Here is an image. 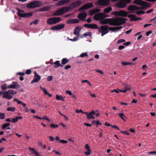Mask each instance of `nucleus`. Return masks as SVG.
<instances>
[{
  "label": "nucleus",
  "instance_id": "f8f14e48",
  "mask_svg": "<svg viewBox=\"0 0 156 156\" xmlns=\"http://www.w3.org/2000/svg\"><path fill=\"white\" fill-rule=\"evenodd\" d=\"M65 27V24L63 23H60L53 26L51 29L53 30H58L62 29Z\"/></svg>",
  "mask_w": 156,
  "mask_h": 156
},
{
  "label": "nucleus",
  "instance_id": "c03bdc74",
  "mask_svg": "<svg viewBox=\"0 0 156 156\" xmlns=\"http://www.w3.org/2000/svg\"><path fill=\"white\" fill-rule=\"evenodd\" d=\"M53 77L52 76H49L47 78V80L48 81H51L53 79Z\"/></svg>",
  "mask_w": 156,
  "mask_h": 156
},
{
  "label": "nucleus",
  "instance_id": "37998d69",
  "mask_svg": "<svg viewBox=\"0 0 156 156\" xmlns=\"http://www.w3.org/2000/svg\"><path fill=\"white\" fill-rule=\"evenodd\" d=\"M87 151L84 152V154L87 156H89L91 154V150H87Z\"/></svg>",
  "mask_w": 156,
  "mask_h": 156
},
{
  "label": "nucleus",
  "instance_id": "69168bd1",
  "mask_svg": "<svg viewBox=\"0 0 156 156\" xmlns=\"http://www.w3.org/2000/svg\"><path fill=\"white\" fill-rule=\"evenodd\" d=\"M95 71L99 73H101V74H103V73H104L102 71H101V70H98V69H96V70H95Z\"/></svg>",
  "mask_w": 156,
  "mask_h": 156
},
{
  "label": "nucleus",
  "instance_id": "dca6fc26",
  "mask_svg": "<svg viewBox=\"0 0 156 156\" xmlns=\"http://www.w3.org/2000/svg\"><path fill=\"white\" fill-rule=\"evenodd\" d=\"M13 84L8 86V89H18L20 87V86L16 82H12Z\"/></svg>",
  "mask_w": 156,
  "mask_h": 156
},
{
  "label": "nucleus",
  "instance_id": "1a4fd4ad",
  "mask_svg": "<svg viewBox=\"0 0 156 156\" xmlns=\"http://www.w3.org/2000/svg\"><path fill=\"white\" fill-rule=\"evenodd\" d=\"M111 0H98L97 1L98 5L100 6H107L110 2Z\"/></svg>",
  "mask_w": 156,
  "mask_h": 156
},
{
  "label": "nucleus",
  "instance_id": "9b49d317",
  "mask_svg": "<svg viewBox=\"0 0 156 156\" xmlns=\"http://www.w3.org/2000/svg\"><path fill=\"white\" fill-rule=\"evenodd\" d=\"M34 78L31 82V84H33L34 83L38 82L41 79V77L40 76L38 75L36 71H34Z\"/></svg>",
  "mask_w": 156,
  "mask_h": 156
},
{
  "label": "nucleus",
  "instance_id": "c756f323",
  "mask_svg": "<svg viewBox=\"0 0 156 156\" xmlns=\"http://www.w3.org/2000/svg\"><path fill=\"white\" fill-rule=\"evenodd\" d=\"M69 62V59H67L66 58H63L62 60V65H65L67 63Z\"/></svg>",
  "mask_w": 156,
  "mask_h": 156
},
{
  "label": "nucleus",
  "instance_id": "a878e982",
  "mask_svg": "<svg viewBox=\"0 0 156 156\" xmlns=\"http://www.w3.org/2000/svg\"><path fill=\"white\" fill-rule=\"evenodd\" d=\"M95 112L94 111H92L91 112H90L89 114L87 113V118L88 119H90L91 118V117H92V116L93 115H95Z\"/></svg>",
  "mask_w": 156,
  "mask_h": 156
},
{
  "label": "nucleus",
  "instance_id": "774afa93",
  "mask_svg": "<svg viewBox=\"0 0 156 156\" xmlns=\"http://www.w3.org/2000/svg\"><path fill=\"white\" fill-rule=\"evenodd\" d=\"M39 21V20H34L33 22H34V24H37Z\"/></svg>",
  "mask_w": 156,
  "mask_h": 156
},
{
  "label": "nucleus",
  "instance_id": "680f3d73",
  "mask_svg": "<svg viewBox=\"0 0 156 156\" xmlns=\"http://www.w3.org/2000/svg\"><path fill=\"white\" fill-rule=\"evenodd\" d=\"M49 137L50 138V140L51 141H53L55 140V139L53 136H49Z\"/></svg>",
  "mask_w": 156,
  "mask_h": 156
},
{
  "label": "nucleus",
  "instance_id": "13d9d810",
  "mask_svg": "<svg viewBox=\"0 0 156 156\" xmlns=\"http://www.w3.org/2000/svg\"><path fill=\"white\" fill-rule=\"evenodd\" d=\"M71 66L70 65H66L65 66V69H70L71 68Z\"/></svg>",
  "mask_w": 156,
  "mask_h": 156
},
{
  "label": "nucleus",
  "instance_id": "20e7f679",
  "mask_svg": "<svg viewBox=\"0 0 156 156\" xmlns=\"http://www.w3.org/2000/svg\"><path fill=\"white\" fill-rule=\"evenodd\" d=\"M131 0H120L115 4V6L119 8H123L126 7L128 4L131 2Z\"/></svg>",
  "mask_w": 156,
  "mask_h": 156
},
{
  "label": "nucleus",
  "instance_id": "9d476101",
  "mask_svg": "<svg viewBox=\"0 0 156 156\" xmlns=\"http://www.w3.org/2000/svg\"><path fill=\"white\" fill-rule=\"evenodd\" d=\"M82 3L81 1H78L73 3L69 6L68 7H69V10H71L80 5L82 4Z\"/></svg>",
  "mask_w": 156,
  "mask_h": 156
},
{
  "label": "nucleus",
  "instance_id": "0e129e2a",
  "mask_svg": "<svg viewBox=\"0 0 156 156\" xmlns=\"http://www.w3.org/2000/svg\"><path fill=\"white\" fill-rule=\"evenodd\" d=\"M121 64L122 65L125 66H126L127 65H128V62H121Z\"/></svg>",
  "mask_w": 156,
  "mask_h": 156
},
{
  "label": "nucleus",
  "instance_id": "f704fd0d",
  "mask_svg": "<svg viewBox=\"0 0 156 156\" xmlns=\"http://www.w3.org/2000/svg\"><path fill=\"white\" fill-rule=\"evenodd\" d=\"M88 56V55L87 53L86 52L82 53L80 56H79V57L83 58L85 57H87Z\"/></svg>",
  "mask_w": 156,
  "mask_h": 156
},
{
  "label": "nucleus",
  "instance_id": "a18cd8bd",
  "mask_svg": "<svg viewBox=\"0 0 156 156\" xmlns=\"http://www.w3.org/2000/svg\"><path fill=\"white\" fill-rule=\"evenodd\" d=\"M125 89L127 90H131V88L128 87V86L126 84H124Z\"/></svg>",
  "mask_w": 156,
  "mask_h": 156
},
{
  "label": "nucleus",
  "instance_id": "bf43d9fd",
  "mask_svg": "<svg viewBox=\"0 0 156 156\" xmlns=\"http://www.w3.org/2000/svg\"><path fill=\"white\" fill-rule=\"evenodd\" d=\"M131 43V42L130 41L129 42H127L125 43H123V44L125 46H128Z\"/></svg>",
  "mask_w": 156,
  "mask_h": 156
},
{
  "label": "nucleus",
  "instance_id": "09e8293b",
  "mask_svg": "<svg viewBox=\"0 0 156 156\" xmlns=\"http://www.w3.org/2000/svg\"><path fill=\"white\" fill-rule=\"evenodd\" d=\"M93 11H94L95 13L99 12L101 11V10L99 9H93Z\"/></svg>",
  "mask_w": 156,
  "mask_h": 156
},
{
  "label": "nucleus",
  "instance_id": "79ce46f5",
  "mask_svg": "<svg viewBox=\"0 0 156 156\" xmlns=\"http://www.w3.org/2000/svg\"><path fill=\"white\" fill-rule=\"evenodd\" d=\"M66 23L68 24H71L73 23V19H71L68 20L66 21Z\"/></svg>",
  "mask_w": 156,
  "mask_h": 156
},
{
  "label": "nucleus",
  "instance_id": "72a5a7b5",
  "mask_svg": "<svg viewBox=\"0 0 156 156\" xmlns=\"http://www.w3.org/2000/svg\"><path fill=\"white\" fill-rule=\"evenodd\" d=\"M65 4L63 0H61L58 1L56 4L57 6H61Z\"/></svg>",
  "mask_w": 156,
  "mask_h": 156
},
{
  "label": "nucleus",
  "instance_id": "412c9836",
  "mask_svg": "<svg viewBox=\"0 0 156 156\" xmlns=\"http://www.w3.org/2000/svg\"><path fill=\"white\" fill-rule=\"evenodd\" d=\"M47 23L49 25H52L55 24L53 17L48 19L47 20Z\"/></svg>",
  "mask_w": 156,
  "mask_h": 156
},
{
  "label": "nucleus",
  "instance_id": "7c9ffc66",
  "mask_svg": "<svg viewBox=\"0 0 156 156\" xmlns=\"http://www.w3.org/2000/svg\"><path fill=\"white\" fill-rule=\"evenodd\" d=\"M55 24L60 22L61 21V18L60 17H53Z\"/></svg>",
  "mask_w": 156,
  "mask_h": 156
},
{
  "label": "nucleus",
  "instance_id": "ddd939ff",
  "mask_svg": "<svg viewBox=\"0 0 156 156\" xmlns=\"http://www.w3.org/2000/svg\"><path fill=\"white\" fill-rule=\"evenodd\" d=\"M93 4L91 3H88L85 4L81 7L79 9V11H81L82 10H86L89 8L93 7Z\"/></svg>",
  "mask_w": 156,
  "mask_h": 156
},
{
  "label": "nucleus",
  "instance_id": "c9c22d12",
  "mask_svg": "<svg viewBox=\"0 0 156 156\" xmlns=\"http://www.w3.org/2000/svg\"><path fill=\"white\" fill-rule=\"evenodd\" d=\"M10 125V124L9 123H5V124H3L2 125V129H5L6 127H7L8 126H9Z\"/></svg>",
  "mask_w": 156,
  "mask_h": 156
},
{
  "label": "nucleus",
  "instance_id": "cd10ccee",
  "mask_svg": "<svg viewBox=\"0 0 156 156\" xmlns=\"http://www.w3.org/2000/svg\"><path fill=\"white\" fill-rule=\"evenodd\" d=\"M118 115L120 117V118L122 119L124 121L126 122V120L124 118H126V117L125 116L124 113H121L118 114Z\"/></svg>",
  "mask_w": 156,
  "mask_h": 156
},
{
  "label": "nucleus",
  "instance_id": "a211bd4d",
  "mask_svg": "<svg viewBox=\"0 0 156 156\" xmlns=\"http://www.w3.org/2000/svg\"><path fill=\"white\" fill-rule=\"evenodd\" d=\"M81 30L80 26L76 27L74 29V34L79 37L80 35V32Z\"/></svg>",
  "mask_w": 156,
  "mask_h": 156
},
{
  "label": "nucleus",
  "instance_id": "5701e85b",
  "mask_svg": "<svg viewBox=\"0 0 156 156\" xmlns=\"http://www.w3.org/2000/svg\"><path fill=\"white\" fill-rule=\"evenodd\" d=\"M128 17L130 19L131 21H136V16L135 15L133 14H129L128 16Z\"/></svg>",
  "mask_w": 156,
  "mask_h": 156
},
{
  "label": "nucleus",
  "instance_id": "f03ea898",
  "mask_svg": "<svg viewBox=\"0 0 156 156\" xmlns=\"http://www.w3.org/2000/svg\"><path fill=\"white\" fill-rule=\"evenodd\" d=\"M123 27L122 26L109 27L108 25L101 26L100 28L98 29V31L101 33V36H103L105 34H107L110 30L114 31L116 30H119L121 29Z\"/></svg>",
  "mask_w": 156,
  "mask_h": 156
},
{
  "label": "nucleus",
  "instance_id": "338daca9",
  "mask_svg": "<svg viewBox=\"0 0 156 156\" xmlns=\"http://www.w3.org/2000/svg\"><path fill=\"white\" fill-rule=\"evenodd\" d=\"M66 93L69 94L70 95H72V94L71 92V91L70 90H66Z\"/></svg>",
  "mask_w": 156,
  "mask_h": 156
},
{
  "label": "nucleus",
  "instance_id": "b1692460",
  "mask_svg": "<svg viewBox=\"0 0 156 156\" xmlns=\"http://www.w3.org/2000/svg\"><path fill=\"white\" fill-rule=\"evenodd\" d=\"M40 87L41 90H43L44 93L45 95H48L50 97H51L52 96V95L49 93L45 89L43 88L41 86H40Z\"/></svg>",
  "mask_w": 156,
  "mask_h": 156
},
{
  "label": "nucleus",
  "instance_id": "bb28decb",
  "mask_svg": "<svg viewBox=\"0 0 156 156\" xmlns=\"http://www.w3.org/2000/svg\"><path fill=\"white\" fill-rule=\"evenodd\" d=\"M29 149L30 151H33V153L35 154V156H39V153L34 148L29 147Z\"/></svg>",
  "mask_w": 156,
  "mask_h": 156
},
{
  "label": "nucleus",
  "instance_id": "ea45409f",
  "mask_svg": "<svg viewBox=\"0 0 156 156\" xmlns=\"http://www.w3.org/2000/svg\"><path fill=\"white\" fill-rule=\"evenodd\" d=\"M83 35L85 37L87 36H91V32H87L84 34Z\"/></svg>",
  "mask_w": 156,
  "mask_h": 156
},
{
  "label": "nucleus",
  "instance_id": "39448f33",
  "mask_svg": "<svg viewBox=\"0 0 156 156\" xmlns=\"http://www.w3.org/2000/svg\"><path fill=\"white\" fill-rule=\"evenodd\" d=\"M17 92L14 91L13 90H10L8 91L5 92V94L2 96V98L7 100L12 99L13 97L11 94L14 95L17 94Z\"/></svg>",
  "mask_w": 156,
  "mask_h": 156
},
{
  "label": "nucleus",
  "instance_id": "864d4df0",
  "mask_svg": "<svg viewBox=\"0 0 156 156\" xmlns=\"http://www.w3.org/2000/svg\"><path fill=\"white\" fill-rule=\"evenodd\" d=\"M89 14L90 15L92 16L95 14L94 11H93V9L89 11Z\"/></svg>",
  "mask_w": 156,
  "mask_h": 156
},
{
  "label": "nucleus",
  "instance_id": "4be33fe9",
  "mask_svg": "<svg viewBox=\"0 0 156 156\" xmlns=\"http://www.w3.org/2000/svg\"><path fill=\"white\" fill-rule=\"evenodd\" d=\"M94 19L96 20H100L101 19V12L95 14L94 16Z\"/></svg>",
  "mask_w": 156,
  "mask_h": 156
},
{
  "label": "nucleus",
  "instance_id": "0eeeda50",
  "mask_svg": "<svg viewBox=\"0 0 156 156\" xmlns=\"http://www.w3.org/2000/svg\"><path fill=\"white\" fill-rule=\"evenodd\" d=\"M69 7H65L53 13L54 16H58L63 14L65 12H67L69 10Z\"/></svg>",
  "mask_w": 156,
  "mask_h": 156
},
{
  "label": "nucleus",
  "instance_id": "6ab92c4d",
  "mask_svg": "<svg viewBox=\"0 0 156 156\" xmlns=\"http://www.w3.org/2000/svg\"><path fill=\"white\" fill-rule=\"evenodd\" d=\"M140 9V8L138 6L134 5H130L127 8L128 10L130 11L139 10Z\"/></svg>",
  "mask_w": 156,
  "mask_h": 156
},
{
  "label": "nucleus",
  "instance_id": "4c0bfd02",
  "mask_svg": "<svg viewBox=\"0 0 156 156\" xmlns=\"http://www.w3.org/2000/svg\"><path fill=\"white\" fill-rule=\"evenodd\" d=\"M50 127L51 128L56 129L58 127V125H55L53 124H51L50 126Z\"/></svg>",
  "mask_w": 156,
  "mask_h": 156
},
{
  "label": "nucleus",
  "instance_id": "052dcab7",
  "mask_svg": "<svg viewBox=\"0 0 156 156\" xmlns=\"http://www.w3.org/2000/svg\"><path fill=\"white\" fill-rule=\"evenodd\" d=\"M111 93H112L115 92H116V93H117L118 94L119 93V92L118 91V89L117 90H116V89H114V90H111Z\"/></svg>",
  "mask_w": 156,
  "mask_h": 156
},
{
  "label": "nucleus",
  "instance_id": "e2e57ef3",
  "mask_svg": "<svg viewBox=\"0 0 156 156\" xmlns=\"http://www.w3.org/2000/svg\"><path fill=\"white\" fill-rule=\"evenodd\" d=\"M79 21L77 19H73V23H79Z\"/></svg>",
  "mask_w": 156,
  "mask_h": 156
},
{
  "label": "nucleus",
  "instance_id": "58836bf2",
  "mask_svg": "<svg viewBox=\"0 0 156 156\" xmlns=\"http://www.w3.org/2000/svg\"><path fill=\"white\" fill-rule=\"evenodd\" d=\"M101 18H105L109 16L108 15L105 13H103L101 12Z\"/></svg>",
  "mask_w": 156,
  "mask_h": 156
},
{
  "label": "nucleus",
  "instance_id": "aec40b11",
  "mask_svg": "<svg viewBox=\"0 0 156 156\" xmlns=\"http://www.w3.org/2000/svg\"><path fill=\"white\" fill-rule=\"evenodd\" d=\"M50 64L51 65H55L53 66L55 68H57L59 66L61 67L63 66V65L60 64V61H57L54 62H51Z\"/></svg>",
  "mask_w": 156,
  "mask_h": 156
},
{
  "label": "nucleus",
  "instance_id": "8fccbe9b",
  "mask_svg": "<svg viewBox=\"0 0 156 156\" xmlns=\"http://www.w3.org/2000/svg\"><path fill=\"white\" fill-rule=\"evenodd\" d=\"M79 37L77 36L76 37H74L73 39H69V40H71L72 41H76L78 40V38Z\"/></svg>",
  "mask_w": 156,
  "mask_h": 156
},
{
  "label": "nucleus",
  "instance_id": "2eb2a0df",
  "mask_svg": "<svg viewBox=\"0 0 156 156\" xmlns=\"http://www.w3.org/2000/svg\"><path fill=\"white\" fill-rule=\"evenodd\" d=\"M85 27L92 29L99 28L98 25L95 24H85L84 25Z\"/></svg>",
  "mask_w": 156,
  "mask_h": 156
},
{
  "label": "nucleus",
  "instance_id": "2f4dec72",
  "mask_svg": "<svg viewBox=\"0 0 156 156\" xmlns=\"http://www.w3.org/2000/svg\"><path fill=\"white\" fill-rule=\"evenodd\" d=\"M1 88L2 90H5L8 89V86H7V84L5 83L1 86Z\"/></svg>",
  "mask_w": 156,
  "mask_h": 156
},
{
  "label": "nucleus",
  "instance_id": "a19ab883",
  "mask_svg": "<svg viewBox=\"0 0 156 156\" xmlns=\"http://www.w3.org/2000/svg\"><path fill=\"white\" fill-rule=\"evenodd\" d=\"M5 118V114L4 113L0 112V119H3Z\"/></svg>",
  "mask_w": 156,
  "mask_h": 156
},
{
  "label": "nucleus",
  "instance_id": "6e6d98bb",
  "mask_svg": "<svg viewBox=\"0 0 156 156\" xmlns=\"http://www.w3.org/2000/svg\"><path fill=\"white\" fill-rule=\"evenodd\" d=\"M85 149L87 150H90V148L89 146V145L88 144H86L85 145Z\"/></svg>",
  "mask_w": 156,
  "mask_h": 156
},
{
  "label": "nucleus",
  "instance_id": "7ed1b4c3",
  "mask_svg": "<svg viewBox=\"0 0 156 156\" xmlns=\"http://www.w3.org/2000/svg\"><path fill=\"white\" fill-rule=\"evenodd\" d=\"M42 5V3L41 2L34 1L27 4L26 7L28 9H33L40 7Z\"/></svg>",
  "mask_w": 156,
  "mask_h": 156
},
{
  "label": "nucleus",
  "instance_id": "5fc2aeb1",
  "mask_svg": "<svg viewBox=\"0 0 156 156\" xmlns=\"http://www.w3.org/2000/svg\"><path fill=\"white\" fill-rule=\"evenodd\" d=\"M59 142H61V143H63V144H66L68 143V141H67L64 140H59Z\"/></svg>",
  "mask_w": 156,
  "mask_h": 156
},
{
  "label": "nucleus",
  "instance_id": "4468645a",
  "mask_svg": "<svg viewBox=\"0 0 156 156\" xmlns=\"http://www.w3.org/2000/svg\"><path fill=\"white\" fill-rule=\"evenodd\" d=\"M87 14L85 11H83L82 13H79L78 16V18L82 21L85 20L87 16Z\"/></svg>",
  "mask_w": 156,
  "mask_h": 156
},
{
  "label": "nucleus",
  "instance_id": "e433bc0d",
  "mask_svg": "<svg viewBox=\"0 0 156 156\" xmlns=\"http://www.w3.org/2000/svg\"><path fill=\"white\" fill-rule=\"evenodd\" d=\"M145 13V12L143 10H140L136 11V13L138 15H140V14H144Z\"/></svg>",
  "mask_w": 156,
  "mask_h": 156
},
{
  "label": "nucleus",
  "instance_id": "423d86ee",
  "mask_svg": "<svg viewBox=\"0 0 156 156\" xmlns=\"http://www.w3.org/2000/svg\"><path fill=\"white\" fill-rule=\"evenodd\" d=\"M33 12H30L28 13H25L24 11L23 10H19L17 15L20 17L24 18H28L33 15Z\"/></svg>",
  "mask_w": 156,
  "mask_h": 156
},
{
  "label": "nucleus",
  "instance_id": "393cba45",
  "mask_svg": "<svg viewBox=\"0 0 156 156\" xmlns=\"http://www.w3.org/2000/svg\"><path fill=\"white\" fill-rule=\"evenodd\" d=\"M112 10V7L110 6L105 9H104L103 12L105 13H108L110 12Z\"/></svg>",
  "mask_w": 156,
  "mask_h": 156
},
{
  "label": "nucleus",
  "instance_id": "473e14b6",
  "mask_svg": "<svg viewBox=\"0 0 156 156\" xmlns=\"http://www.w3.org/2000/svg\"><path fill=\"white\" fill-rule=\"evenodd\" d=\"M7 111L14 112L16 111V108L14 107H9L7 108Z\"/></svg>",
  "mask_w": 156,
  "mask_h": 156
},
{
  "label": "nucleus",
  "instance_id": "c85d7f7f",
  "mask_svg": "<svg viewBox=\"0 0 156 156\" xmlns=\"http://www.w3.org/2000/svg\"><path fill=\"white\" fill-rule=\"evenodd\" d=\"M64 98H65V97H63L62 95H59L58 94H56V99L58 100H61L63 101H64Z\"/></svg>",
  "mask_w": 156,
  "mask_h": 156
},
{
  "label": "nucleus",
  "instance_id": "49530a36",
  "mask_svg": "<svg viewBox=\"0 0 156 156\" xmlns=\"http://www.w3.org/2000/svg\"><path fill=\"white\" fill-rule=\"evenodd\" d=\"M27 74H30L31 73V70L30 69H28L26 70L25 73Z\"/></svg>",
  "mask_w": 156,
  "mask_h": 156
},
{
  "label": "nucleus",
  "instance_id": "de8ad7c7",
  "mask_svg": "<svg viewBox=\"0 0 156 156\" xmlns=\"http://www.w3.org/2000/svg\"><path fill=\"white\" fill-rule=\"evenodd\" d=\"M121 132L123 134H125L127 135H129V133L127 131H121Z\"/></svg>",
  "mask_w": 156,
  "mask_h": 156
},
{
  "label": "nucleus",
  "instance_id": "6e6552de",
  "mask_svg": "<svg viewBox=\"0 0 156 156\" xmlns=\"http://www.w3.org/2000/svg\"><path fill=\"white\" fill-rule=\"evenodd\" d=\"M111 14L114 15L116 16L126 17L127 16L128 13L125 11L121 10L118 11L113 12H112Z\"/></svg>",
  "mask_w": 156,
  "mask_h": 156
},
{
  "label": "nucleus",
  "instance_id": "3c124183",
  "mask_svg": "<svg viewBox=\"0 0 156 156\" xmlns=\"http://www.w3.org/2000/svg\"><path fill=\"white\" fill-rule=\"evenodd\" d=\"M125 40L123 39H120L119 40L117 41L118 43H120L123 42H125Z\"/></svg>",
  "mask_w": 156,
  "mask_h": 156
},
{
  "label": "nucleus",
  "instance_id": "4d7b16f0",
  "mask_svg": "<svg viewBox=\"0 0 156 156\" xmlns=\"http://www.w3.org/2000/svg\"><path fill=\"white\" fill-rule=\"evenodd\" d=\"M11 122L14 123H16L18 121L16 118L15 119L12 118V120L11 121Z\"/></svg>",
  "mask_w": 156,
  "mask_h": 156
},
{
  "label": "nucleus",
  "instance_id": "603ef678",
  "mask_svg": "<svg viewBox=\"0 0 156 156\" xmlns=\"http://www.w3.org/2000/svg\"><path fill=\"white\" fill-rule=\"evenodd\" d=\"M152 33V31L151 30H150L147 32L146 33V35L147 36H148L150 34H151Z\"/></svg>",
  "mask_w": 156,
  "mask_h": 156
},
{
  "label": "nucleus",
  "instance_id": "f257e3e1",
  "mask_svg": "<svg viewBox=\"0 0 156 156\" xmlns=\"http://www.w3.org/2000/svg\"><path fill=\"white\" fill-rule=\"evenodd\" d=\"M127 19L121 17L107 18L101 20L100 23L102 24H106L109 23L112 26H119L125 23Z\"/></svg>",
  "mask_w": 156,
  "mask_h": 156
},
{
  "label": "nucleus",
  "instance_id": "f3484780",
  "mask_svg": "<svg viewBox=\"0 0 156 156\" xmlns=\"http://www.w3.org/2000/svg\"><path fill=\"white\" fill-rule=\"evenodd\" d=\"M134 3L139 5H145L148 7L149 6L147 5L148 4L147 2L143 1L141 0H135L134 2Z\"/></svg>",
  "mask_w": 156,
  "mask_h": 156
}]
</instances>
